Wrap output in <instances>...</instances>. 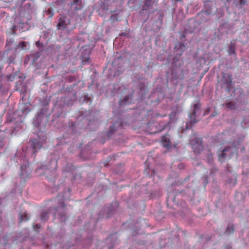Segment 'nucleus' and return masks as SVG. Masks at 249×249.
<instances>
[{"mask_svg": "<svg viewBox=\"0 0 249 249\" xmlns=\"http://www.w3.org/2000/svg\"><path fill=\"white\" fill-rule=\"evenodd\" d=\"M112 130H113V128H111L110 131H112Z\"/></svg>", "mask_w": 249, "mask_h": 249, "instance_id": "7c9ffc66", "label": "nucleus"}, {"mask_svg": "<svg viewBox=\"0 0 249 249\" xmlns=\"http://www.w3.org/2000/svg\"><path fill=\"white\" fill-rule=\"evenodd\" d=\"M34 153H36L37 149H40L42 146V143L38 140L34 139L31 141Z\"/></svg>", "mask_w": 249, "mask_h": 249, "instance_id": "0eeeda50", "label": "nucleus"}, {"mask_svg": "<svg viewBox=\"0 0 249 249\" xmlns=\"http://www.w3.org/2000/svg\"><path fill=\"white\" fill-rule=\"evenodd\" d=\"M132 96H127L125 97L123 100H121L120 101V104L121 106L124 105V104H127L130 103V101H129V99H131Z\"/></svg>", "mask_w": 249, "mask_h": 249, "instance_id": "9b49d317", "label": "nucleus"}, {"mask_svg": "<svg viewBox=\"0 0 249 249\" xmlns=\"http://www.w3.org/2000/svg\"><path fill=\"white\" fill-rule=\"evenodd\" d=\"M41 219L43 221H46L48 219V213H43L41 215Z\"/></svg>", "mask_w": 249, "mask_h": 249, "instance_id": "aec40b11", "label": "nucleus"}, {"mask_svg": "<svg viewBox=\"0 0 249 249\" xmlns=\"http://www.w3.org/2000/svg\"><path fill=\"white\" fill-rule=\"evenodd\" d=\"M71 6L75 10H80L82 7L81 0H74L71 3Z\"/></svg>", "mask_w": 249, "mask_h": 249, "instance_id": "6e6552de", "label": "nucleus"}, {"mask_svg": "<svg viewBox=\"0 0 249 249\" xmlns=\"http://www.w3.org/2000/svg\"><path fill=\"white\" fill-rule=\"evenodd\" d=\"M89 59V57H88L87 58H86L87 60H88Z\"/></svg>", "mask_w": 249, "mask_h": 249, "instance_id": "c756f323", "label": "nucleus"}, {"mask_svg": "<svg viewBox=\"0 0 249 249\" xmlns=\"http://www.w3.org/2000/svg\"><path fill=\"white\" fill-rule=\"evenodd\" d=\"M21 111H22V112H23V113H24V112H25L27 111L26 110V109H25V110H24V109H21Z\"/></svg>", "mask_w": 249, "mask_h": 249, "instance_id": "bb28decb", "label": "nucleus"}, {"mask_svg": "<svg viewBox=\"0 0 249 249\" xmlns=\"http://www.w3.org/2000/svg\"><path fill=\"white\" fill-rule=\"evenodd\" d=\"M144 5L143 6V10H149L150 11L153 9L154 5L156 4L155 1L153 0H144Z\"/></svg>", "mask_w": 249, "mask_h": 249, "instance_id": "423d86ee", "label": "nucleus"}, {"mask_svg": "<svg viewBox=\"0 0 249 249\" xmlns=\"http://www.w3.org/2000/svg\"><path fill=\"white\" fill-rule=\"evenodd\" d=\"M234 230L233 226L232 225H229L226 230V233L230 234L233 232Z\"/></svg>", "mask_w": 249, "mask_h": 249, "instance_id": "a211bd4d", "label": "nucleus"}, {"mask_svg": "<svg viewBox=\"0 0 249 249\" xmlns=\"http://www.w3.org/2000/svg\"><path fill=\"white\" fill-rule=\"evenodd\" d=\"M190 143L195 153H199L203 150L201 139L196 138L195 140H192Z\"/></svg>", "mask_w": 249, "mask_h": 249, "instance_id": "7ed1b4c3", "label": "nucleus"}, {"mask_svg": "<svg viewBox=\"0 0 249 249\" xmlns=\"http://www.w3.org/2000/svg\"><path fill=\"white\" fill-rule=\"evenodd\" d=\"M185 48H186V47L184 45V44H181L180 43H178L175 47V49H177L178 50L180 49L181 52H183L185 50Z\"/></svg>", "mask_w": 249, "mask_h": 249, "instance_id": "4468645a", "label": "nucleus"}, {"mask_svg": "<svg viewBox=\"0 0 249 249\" xmlns=\"http://www.w3.org/2000/svg\"><path fill=\"white\" fill-rule=\"evenodd\" d=\"M46 14L48 15L50 18L52 17L54 14L53 9L51 8H49L46 11Z\"/></svg>", "mask_w": 249, "mask_h": 249, "instance_id": "412c9836", "label": "nucleus"}, {"mask_svg": "<svg viewBox=\"0 0 249 249\" xmlns=\"http://www.w3.org/2000/svg\"><path fill=\"white\" fill-rule=\"evenodd\" d=\"M114 245H111V246L108 245L107 247H104L102 249H112L113 248Z\"/></svg>", "mask_w": 249, "mask_h": 249, "instance_id": "5701e85b", "label": "nucleus"}, {"mask_svg": "<svg viewBox=\"0 0 249 249\" xmlns=\"http://www.w3.org/2000/svg\"><path fill=\"white\" fill-rule=\"evenodd\" d=\"M38 42H36V45H38Z\"/></svg>", "mask_w": 249, "mask_h": 249, "instance_id": "473e14b6", "label": "nucleus"}, {"mask_svg": "<svg viewBox=\"0 0 249 249\" xmlns=\"http://www.w3.org/2000/svg\"><path fill=\"white\" fill-rule=\"evenodd\" d=\"M226 107L231 109L235 108V105L231 102H229L225 104Z\"/></svg>", "mask_w": 249, "mask_h": 249, "instance_id": "2eb2a0df", "label": "nucleus"}, {"mask_svg": "<svg viewBox=\"0 0 249 249\" xmlns=\"http://www.w3.org/2000/svg\"><path fill=\"white\" fill-rule=\"evenodd\" d=\"M31 173V170L29 167V164H22L21 165L20 177L23 179L29 178Z\"/></svg>", "mask_w": 249, "mask_h": 249, "instance_id": "20e7f679", "label": "nucleus"}, {"mask_svg": "<svg viewBox=\"0 0 249 249\" xmlns=\"http://www.w3.org/2000/svg\"><path fill=\"white\" fill-rule=\"evenodd\" d=\"M212 161V159L210 156L209 157V162H211Z\"/></svg>", "mask_w": 249, "mask_h": 249, "instance_id": "a878e982", "label": "nucleus"}, {"mask_svg": "<svg viewBox=\"0 0 249 249\" xmlns=\"http://www.w3.org/2000/svg\"><path fill=\"white\" fill-rule=\"evenodd\" d=\"M234 2L236 5L241 6L245 4L246 1L245 0H235Z\"/></svg>", "mask_w": 249, "mask_h": 249, "instance_id": "f3484780", "label": "nucleus"}, {"mask_svg": "<svg viewBox=\"0 0 249 249\" xmlns=\"http://www.w3.org/2000/svg\"><path fill=\"white\" fill-rule=\"evenodd\" d=\"M113 238V236H111V237H108L107 240H106V242L108 243L109 242H111V240H112V238Z\"/></svg>", "mask_w": 249, "mask_h": 249, "instance_id": "b1692460", "label": "nucleus"}, {"mask_svg": "<svg viewBox=\"0 0 249 249\" xmlns=\"http://www.w3.org/2000/svg\"><path fill=\"white\" fill-rule=\"evenodd\" d=\"M51 162H52V164H53L54 168H55V167L56 166V163H57L56 161L53 160V161H51Z\"/></svg>", "mask_w": 249, "mask_h": 249, "instance_id": "393cba45", "label": "nucleus"}, {"mask_svg": "<svg viewBox=\"0 0 249 249\" xmlns=\"http://www.w3.org/2000/svg\"><path fill=\"white\" fill-rule=\"evenodd\" d=\"M193 112H194V114L190 115V122L191 123L195 124L196 122H197V121L196 120V119H195V117L196 116V111L195 110V109L194 110Z\"/></svg>", "mask_w": 249, "mask_h": 249, "instance_id": "dca6fc26", "label": "nucleus"}, {"mask_svg": "<svg viewBox=\"0 0 249 249\" xmlns=\"http://www.w3.org/2000/svg\"><path fill=\"white\" fill-rule=\"evenodd\" d=\"M33 227H34V228L35 229V226L34 225Z\"/></svg>", "mask_w": 249, "mask_h": 249, "instance_id": "2f4dec72", "label": "nucleus"}, {"mask_svg": "<svg viewBox=\"0 0 249 249\" xmlns=\"http://www.w3.org/2000/svg\"><path fill=\"white\" fill-rule=\"evenodd\" d=\"M234 97L236 101H239L240 99L242 97L243 93V90L240 88H238L234 90Z\"/></svg>", "mask_w": 249, "mask_h": 249, "instance_id": "1a4fd4ad", "label": "nucleus"}, {"mask_svg": "<svg viewBox=\"0 0 249 249\" xmlns=\"http://www.w3.org/2000/svg\"><path fill=\"white\" fill-rule=\"evenodd\" d=\"M162 143L164 147L169 148L171 146V142L168 136H164L162 139Z\"/></svg>", "mask_w": 249, "mask_h": 249, "instance_id": "9d476101", "label": "nucleus"}, {"mask_svg": "<svg viewBox=\"0 0 249 249\" xmlns=\"http://www.w3.org/2000/svg\"><path fill=\"white\" fill-rule=\"evenodd\" d=\"M197 107V104H195V105H194V107L196 108V107Z\"/></svg>", "mask_w": 249, "mask_h": 249, "instance_id": "cd10ccee", "label": "nucleus"}, {"mask_svg": "<svg viewBox=\"0 0 249 249\" xmlns=\"http://www.w3.org/2000/svg\"><path fill=\"white\" fill-rule=\"evenodd\" d=\"M222 83L225 85L229 90H230V86H231L232 79L231 76L227 73H224L223 75V78L222 79Z\"/></svg>", "mask_w": 249, "mask_h": 249, "instance_id": "39448f33", "label": "nucleus"}, {"mask_svg": "<svg viewBox=\"0 0 249 249\" xmlns=\"http://www.w3.org/2000/svg\"><path fill=\"white\" fill-rule=\"evenodd\" d=\"M57 28L58 30H66L67 31H69L73 28L70 19L66 17L60 18Z\"/></svg>", "mask_w": 249, "mask_h": 249, "instance_id": "f03ea898", "label": "nucleus"}, {"mask_svg": "<svg viewBox=\"0 0 249 249\" xmlns=\"http://www.w3.org/2000/svg\"><path fill=\"white\" fill-rule=\"evenodd\" d=\"M5 137V132L3 131H0V148L4 144L3 139Z\"/></svg>", "mask_w": 249, "mask_h": 249, "instance_id": "f8f14e48", "label": "nucleus"}, {"mask_svg": "<svg viewBox=\"0 0 249 249\" xmlns=\"http://www.w3.org/2000/svg\"><path fill=\"white\" fill-rule=\"evenodd\" d=\"M19 219L20 222L27 220L29 219L28 214L26 212L20 213Z\"/></svg>", "mask_w": 249, "mask_h": 249, "instance_id": "ddd939ff", "label": "nucleus"}, {"mask_svg": "<svg viewBox=\"0 0 249 249\" xmlns=\"http://www.w3.org/2000/svg\"><path fill=\"white\" fill-rule=\"evenodd\" d=\"M36 227L38 228H40V227H39V226L37 224H36Z\"/></svg>", "mask_w": 249, "mask_h": 249, "instance_id": "c85d7f7f", "label": "nucleus"}, {"mask_svg": "<svg viewBox=\"0 0 249 249\" xmlns=\"http://www.w3.org/2000/svg\"><path fill=\"white\" fill-rule=\"evenodd\" d=\"M18 47L21 48L22 49H26L27 47V43L25 42H21L19 44Z\"/></svg>", "mask_w": 249, "mask_h": 249, "instance_id": "4be33fe9", "label": "nucleus"}, {"mask_svg": "<svg viewBox=\"0 0 249 249\" xmlns=\"http://www.w3.org/2000/svg\"><path fill=\"white\" fill-rule=\"evenodd\" d=\"M25 0H22V1H25Z\"/></svg>", "mask_w": 249, "mask_h": 249, "instance_id": "72a5a7b5", "label": "nucleus"}, {"mask_svg": "<svg viewBox=\"0 0 249 249\" xmlns=\"http://www.w3.org/2000/svg\"><path fill=\"white\" fill-rule=\"evenodd\" d=\"M234 51H235V47H234V46H233V45L232 44H231L229 47V50H228L229 53L230 54H233V53H234Z\"/></svg>", "mask_w": 249, "mask_h": 249, "instance_id": "6ab92c4d", "label": "nucleus"}, {"mask_svg": "<svg viewBox=\"0 0 249 249\" xmlns=\"http://www.w3.org/2000/svg\"><path fill=\"white\" fill-rule=\"evenodd\" d=\"M243 141V138L239 140L237 143L234 142L232 147L228 146L224 148L218 155L219 160L222 162L225 159H230L236 153L237 145Z\"/></svg>", "mask_w": 249, "mask_h": 249, "instance_id": "f257e3e1", "label": "nucleus"}]
</instances>
